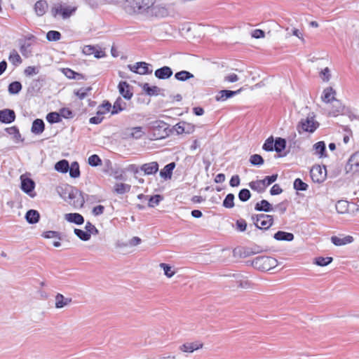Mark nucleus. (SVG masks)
<instances>
[{
    "label": "nucleus",
    "instance_id": "1",
    "mask_svg": "<svg viewBox=\"0 0 359 359\" xmlns=\"http://www.w3.org/2000/svg\"><path fill=\"white\" fill-rule=\"evenodd\" d=\"M156 0H126L122 7L128 14L149 13Z\"/></svg>",
    "mask_w": 359,
    "mask_h": 359
},
{
    "label": "nucleus",
    "instance_id": "2",
    "mask_svg": "<svg viewBox=\"0 0 359 359\" xmlns=\"http://www.w3.org/2000/svg\"><path fill=\"white\" fill-rule=\"evenodd\" d=\"M149 128L152 130V135L155 140L163 139L170 133L168 125L163 121H155L149 123Z\"/></svg>",
    "mask_w": 359,
    "mask_h": 359
},
{
    "label": "nucleus",
    "instance_id": "3",
    "mask_svg": "<svg viewBox=\"0 0 359 359\" xmlns=\"http://www.w3.org/2000/svg\"><path fill=\"white\" fill-rule=\"evenodd\" d=\"M277 260L271 257L259 256L252 261V266L261 271H269L277 266Z\"/></svg>",
    "mask_w": 359,
    "mask_h": 359
},
{
    "label": "nucleus",
    "instance_id": "4",
    "mask_svg": "<svg viewBox=\"0 0 359 359\" xmlns=\"http://www.w3.org/2000/svg\"><path fill=\"white\" fill-rule=\"evenodd\" d=\"M319 126L318 122L314 120V116L309 115L306 118H302L297 126L299 133L308 132L313 133Z\"/></svg>",
    "mask_w": 359,
    "mask_h": 359
},
{
    "label": "nucleus",
    "instance_id": "5",
    "mask_svg": "<svg viewBox=\"0 0 359 359\" xmlns=\"http://www.w3.org/2000/svg\"><path fill=\"white\" fill-rule=\"evenodd\" d=\"M257 228L260 229H269L273 224V217L272 215L266 214H259L252 216Z\"/></svg>",
    "mask_w": 359,
    "mask_h": 359
},
{
    "label": "nucleus",
    "instance_id": "6",
    "mask_svg": "<svg viewBox=\"0 0 359 359\" xmlns=\"http://www.w3.org/2000/svg\"><path fill=\"white\" fill-rule=\"evenodd\" d=\"M311 177L314 182H323L327 176L326 167L323 166V170L320 165L313 166L311 171Z\"/></svg>",
    "mask_w": 359,
    "mask_h": 359
},
{
    "label": "nucleus",
    "instance_id": "7",
    "mask_svg": "<svg viewBox=\"0 0 359 359\" xmlns=\"http://www.w3.org/2000/svg\"><path fill=\"white\" fill-rule=\"evenodd\" d=\"M20 181L21 189L27 194H29L31 197H34L35 194H32V193L35 187L34 181L25 175L20 176Z\"/></svg>",
    "mask_w": 359,
    "mask_h": 359
},
{
    "label": "nucleus",
    "instance_id": "8",
    "mask_svg": "<svg viewBox=\"0 0 359 359\" xmlns=\"http://www.w3.org/2000/svg\"><path fill=\"white\" fill-rule=\"evenodd\" d=\"M345 170L346 172H359V151H356L351 156L345 166Z\"/></svg>",
    "mask_w": 359,
    "mask_h": 359
},
{
    "label": "nucleus",
    "instance_id": "9",
    "mask_svg": "<svg viewBox=\"0 0 359 359\" xmlns=\"http://www.w3.org/2000/svg\"><path fill=\"white\" fill-rule=\"evenodd\" d=\"M15 119V113L13 109H4L0 110V122L3 123H11Z\"/></svg>",
    "mask_w": 359,
    "mask_h": 359
},
{
    "label": "nucleus",
    "instance_id": "10",
    "mask_svg": "<svg viewBox=\"0 0 359 359\" xmlns=\"http://www.w3.org/2000/svg\"><path fill=\"white\" fill-rule=\"evenodd\" d=\"M158 163L156 161H152L142 164L140 170L144 172V175H154L158 171Z\"/></svg>",
    "mask_w": 359,
    "mask_h": 359
},
{
    "label": "nucleus",
    "instance_id": "11",
    "mask_svg": "<svg viewBox=\"0 0 359 359\" xmlns=\"http://www.w3.org/2000/svg\"><path fill=\"white\" fill-rule=\"evenodd\" d=\"M173 72L172 69L168 66H164L159 69H157L154 72V75L158 79H168L172 76Z\"/></svg>",
    "mask_w": 359,
    "mask_h": 359
},
{
    "label": "nucleus",
    "instance_id": "12",
    "mask_svg": "<svg viewBox=\"0 0 359 359\" xmlns=\"http://www.w3.org/2000/svg\"><path fill=\"white\" fill-rule=\"evenodd\" d=\"M118 88L120 94L126 100H130L133 97V93L130 90V85L126 81H121L118 83Z\"/></svg>",
    "mask_w": 359,
    "mask_h": 359
},
{
    "label": "nucleus",
    "instance_id": "13",
    "mask_svg": "<svg viewBox=\"0 0 359 359\" xmlns=\"http://www.w3.org/2000/svg\"><path fill=\"white\" fill-rule=\"evenodd\" d=\"M242 90V88L238 89V90H222L219 92L218 95L216 96L217 101H224L228 98L233 97L238 94Z\"/></svg>",
    "mask_w": 359,
    "mask_h": 359
},
{
    "label": "nucleus",
    "instance_id": "14",
    "mask_svg": "<svg viewBox=\"0 0 359 359\" xmlns=\"http://www.w3.org/2000/svg\"><path fill=\"white\" fill-rule=\"evenodd\" d=\"M65 219L70 222L77 225H81L84 222L83 217L79 213H67L65 215Z\"/></svg>",
    "mask_w": 359,
    "mask_h": 359
},
{
    "label": "nucleus",
    "instance_id": "15",
    "mask_svg": "<svg viewBox=\"0 0 359 359\" xmlns=\"http://www.w3.org/2000/svg\"><path fill=\"white\" fill-rule=\"evenodd\" d=\"M148 13L156 17H164L168 15V11L164 6L154 4Z\"/></svg>",
    "mask_w": 359,
    "mask_h": 359
},
{
    "label": "nucleus",
    "instance_id": "16",
    "mask_svg": "<svg viewBox=\"0 0 359 359\" xmlns=\"http://www.w3.org/2000/svg\"><path fill=\"white\" fill-rule=\"evenodd\" d=\"M175 163L172 162L168 164H167L161 171H160V176L163 178L164 180H168L172 177V171L175 168Z\"/></svg>",
    "mask_w": 359,
    "mask_h": 359
},
{
    "label": "nucleus",
    "instance_id": "17",
    "mask_svg": "<svg viewBox=\"0 0 359 359\" xmlns=\"http://www.w3.org/2000/svg\"><path fill=\"white\" fill-rule=\"evenodd\" d=\"M332 100L333 104L332 109L329 112V116H336L344 111V106L339 100L335 99L334 96H332Z\"/></svg>",
    "mask_w": 359,
    "mask_h": 359
},
{
    "label": "nucleus",
    "instance_id": "18",
    "mask_svg": "<svg viewBox=\"0 0 359 359\" xmlns=\"http://www.w3.org/2000/svg\"><path fill=\"white\" fill-rule=\"evenodd\" d=\"M45 124L42 119H35L32 126L31 131L35 135H39L44 131Z\"/></svg>",
    "mask_w": 359,
    "mask_h": 359
},
{
    "label": "nucleus",
    "instance_id": "19",
    "mask_svg": "<svg viewBox=\"0 0 359 359\" xmlns=\"http://www.w3.org/2000/svg\"><path fill=\"white\" fill-rule=\"evenodd\" d=\"M331 241L334 245L341 246L352 243L353 241V238L351 236H346L344 238H339L334 236L331 237Z\"/></svg>",
    "mask_w": 359,
    "mask_h": 359
},
{
    "label": "nucleus",
    "instance_id": "20",
    "mask_svg": "<svg viewBox=\"0 0 359 359\" xmlns=\"http://www.w3.org/2000/svg\"><path fill=\"white\" fill-rule=\"evenodd\" d=\"M255 210L269 212L273 210V206L268 201L264 199L255 204Z\"/></svg>",
    "mask_w": 359,
    "mask_h": 359
},
{
    "label": "nucleus",
    "instance_id": "21",
    "mask_svg": "<svg viewBox=\"0 0 359 359\" xmlns=\"http://www.w3.org/2000/svg\"><path fill=\"white\" fill-rule=\"evenodd\" d=\"M25 219L29 224L37 223L40 219V215L37 210H29L26 212Z\"/></svg>",
    "mask_w": 359,
    "mask_h": 359
},
{
    "label": "nucleus",
    "instance_id": "22",
    "mask_svg": "<svg viewBox=\"0 0 359 359\" xmlns=\"http://www.w3.org/2000/svg\"><path fill=\"white\" fill-rule=\"evenodd\" d=\"M48 8V4L44 0H39L34 5V10L38 16L43 15Z\"/></svg>",
    "mask_w": 359,
    "mask_h": 359
},
{
    "label": "nucleus",
    "instance_id": "23",
    "mask_svg": "<svg viewBox=\"0 0 359 359\" xmlns=\"http://www.w3.org/2000/svg\"><path fill=\"white\" fill-rule=\"evenodd\" d=\"M273 238L277 241H292L294 236L292 233L278 231L273 235Z\"/></svg>",
    "mask_w": 359,
    "mask_h": 359
},
{
    "label": "nucleus",
    "instance_id": "24",
    "mask_svg": "<svg viewBox=\"0 0 359 359\" xmlns=\"http://www.w3.org/2000/svg\"><path fill=\"white\" fill-rule=\"evenodd\" d=\"M313 149L315 151V154L319 155L320 158L325 157L327 156L325 154L326 146L325 142H318L317 143L313 144Z\"/></svg>",
    "mask_w": 359,
    "mask_h": 359
},
{
    "label": "nucleus",
    "instance_id": "25",
    "mask_svg": "<svg viewBox=\"0 0 359 359\" xmlns=\"http://www.w3.org/2000/svg\"><path fill=\"white\" fill-rule=\"evenodd\" d=\"M70 302H72L71 298H66L62 294L58 293L55 296V307L57 309H61L67 306Z\"/></svg>",
    "mask_w": 359,
    "mask_h": 359
},
{
    "label": "nucleus",
    "instance_id": "26",
    "mask_svg": "<svg viewBox=\"0 0 359 359\" xmlns=\"http://www.w3.org/2000/svg\"><path fill=\"white\" fill-rule=\"evenodd\" d=\"M264 251H266V250H264L262 247H260L259 245H255L252 248H244L242 254L244 257H248L251 255H255L257 253H260V252H262Z\"/></svg>",
    "mask_w": 359,
    "mask_h": 359
},
{
    "label": "nucleus",
    "instance_id": "27",
    "mask_svg": "<svg viewBox=\"0 0 359 359\" xmlns=\"http://www.w3.org/2000/svg\"><path fill=\"white\" fill-rule=\"evenodd\" d=\"M126 107V103L119 97L116 99L113 105L111 114H116L123 111Z\"/></svg>",
    "mask_w": 359,
    "mask_h": 359
},
{
    "label": "nucleus",
    "instance_id": "28",
    "mask_svg": "<svg viewBox=\"0 0 359 359\" xmlns=\"http://www.w3.org/2000/svg\"><path fill=\"white\" fill-rule=\"evenodd\" d=\"M140 86H142L143 90L146 93V94L149 96L156 95L159 93L161 90V89L158 86H150L147 83H144Z\"/></svg>",
    "mask_w": 359,
    "mask_h": 359
},
{
    "label": "nucleus",
    "instance_id": "29",
    "mask_svg": "<svg viewBox=\"0 0 359 359\" xmlns=\"http://www.w3.org/2000/svg\"><path fill=\"white\" fill-rule=\"evenodd\" d=\"M249 187L258 193H263L265 191L264 182L261 180L252 181L249 183Z\"/></svg>",
    "mask_w": 359,
    "mask_h": 359
},
{
    "label": "nucleus",
    "instance_id": "30",
    "mask_svg": "<svg viewBox=\"0 0 359 359\" xmlns=\"http://www.w3.org/2000/svg\"><path fill=\"white\" fill-rule=\"evenodd\" d=\"M194 77V76L193 74L186 70L178 72L175 74V78L180 81H186Z\"/></svg>",
    "mask_w": 359,
    "mask_h": 359
},
{
    "label": "nucleus",
    "instance_id": "31",
    "mask_svg": "<svg viewBox=\"0 0 359 359\" xmlns=\"http://www.w3.org/2000/svg\"><path fill=\"white\" fill-rule=\"evenodd\" d=\"M69 168V162L65 160H61L57 162L55 165V169L62 173H66Z\"/></svg>",
    "mask_w": 359,
    "mask_h": 359
},
{
    "label": "nucleus",
    "instance_id": "32",
    "mask_svg": "<svg viewBox=\"0 0 359 359\" xmlns=\"http://www.w3.org/2000/svg\"><path fill=\"white\" fill-rule=\"evenodd\" d=\"M202 346V344L198 345L195 343H188L182 345L180 346V350L183 352L192 353L194 351L198 350V348H201Z\"/></svg>",
    "mask_w": 359,
    "mask_h": 359
},
{
    "label": "nucleus",
    "instance_id": "33",
    "mask_svg": "<svg viewBox=\"0 0 359 359\" xmlns=\"http://www.w3.org/2000/svg\"><path fill=\"white\" fill-rule=\"evenodd\" d=\"M285 147H286L285 139L282 138V137L276 138L273 151H276L277 153H280L285 149Z\"/></svg>",
    "mask_w": 359,
    "mask_h": 359
},
{
    "label": "nucleus",
    "instance_id": "34",
    "mask_svg": "<svg viewBox=\"0 0 359 359\" xmlns=\"http://www.w3.org/2000/svg\"><path fill=\"white\" fill-rule=\"evenodd\" d=\"M6 131L11 135H13V139L15 142H22L23 139L21 138V135L19 132V130L17 127L13 126L10 128H7Z\"/></svg>",
    "mask_w": 359,
    "mask_h": 359
},
{
    "label": "nucleus",
    "instance_id": "35",
    "mask_svg": "<svg viewBox=\"0 0 359 359\" xmlns=\"http://www.w3.org/2000/svg\"><path fill=\"white\" fill-rule=\"evenodd\" d=\"M63 73L69 79H74L76 80H81L84 79V76L82 74L77 73L68 68L64 69Z\"/></svg>",
    "mask_w": 359,
    "mask_h": 359
},
{
    "label": "nucleus",
    "instance_id": "36",
    "mask_svg": "<svg viewBox=\"0 0 359 359\" xmlns=\"http://www.w3.org/2000/svg\"><path fill=\"white\" fill-rule=\"evenodd\" d=\"M130 185L128 184L117 183L114 187V191L118 194H123L126 192L130 191Z\"/></svg>",
    "mask_w": 359,
    "mask_h": 359
},
{
    "label": "nucleus",
    "instance_id": "37",
    "mask_svg": "<svg viewBox=\"0 0 359 359\" xmlns=\"http://www.w3.org/2000/svg\"><path fill=\"white\" fill-rule=\"evenodd\" d=\"M22 90V84L19 81H13L8 86V90L10 94L15 95L20 93Z\"/></svg>",
    "mask_w": 359,
    "mask_h": 359
},
{
    "label": "nucleus",
    "instance_id": "38",
    "mask_svg": "<svg viewBox=\"0 0 359 359\" xmlns=\"http://www.w3.org/2000/svg\"><path fill=\"white\" fill-rule=\"evenodd\" d=\"M333 259L331 257H318L314 259L313 263L320 266H325L332 262Z\"/></svg>",
    "mask_w": 359,
    "mask_h": 359
},
{
    "label": "nucleus",
    "instance_id": "39",
    "mask_svg": "<svg viewBox=\"0 0 359 359\" xmlns=\"http://www.w3.org/2000/svg\"><path fill=\"white\" fill-rule=\"evenodd\" d=\"M69 175L72 178H76L80 176L79 165L77 162H73L69 166Z\"/></svg>",
    "mask_w": 359,
    "mask_h": 359
},
{
    "label": "nucleus",
    "instance_id": "40",
    "mask_svg": "<svg viewBox=\"0 0 359 359\" xmlns=\"http://www.w3.org/2000/svg\"><path fill=\"white\" fill-rule=\"evenodd\" d=\"M8 60L15 66H18L22 62V59L15 50L11 52Z\"/></svg>",
    "mask_w": 359,
    "mask_h": 359
},
{
    "label": "nucleus",
    "instance_id": "41",
    "mask_svg": "<svg viewBox=\"0 0 359 359\" xmlns=\"http://www.w3.org/2000/svg\"><path fill=\"white\" fill-rule=\"evenodd\" d=\"M234 198L233 194H228L223 201L222 205L226 208H232L234 207Z\"/></svg>",
    "mask_w": 359,
    "mask_h": 359
},
{
    "label": "nucleus",
    "instance_id": "42",
    "mask_svg": "<svg viewBox=\"0 0 359 359\" xmlns=\"http://www.w3.org/2000/svg\"><path fill=\"white\" fill-rule=\"evenodd\" d=\"M250 163L256 166H260L264 164V158L259 154H253L250 157Z\"/></svg>",
    "mask_w": 359,
    "mask_h": 359
},
{
    "label": "nucleus",
    "instance_id": "43",
    "mask_svg": "<svg viewBox=\"0 0 359 359\" xmlns=\"http://www.w3.org/2000/svg\"><path fill=\"white\" fill-rule=\"evenodd\" d=\"M46 120L50 123H56L62 121L60 115L57 112H50L46 116Z\"/></svg>",
    "mask_w": 359,
    "mask_h": 359
},
{
    "label": "nucleus",
    "instance_id": "44",
    "mask_svg": "<svg viewBox=\"0 0 359 359\" xmlns=\"http://www.w3.org/2000/svg\"><path fill=\"white\" fill-rule=\"evenodd\" d=\"M324 95L322 97V100L325 102H330L331 101L333 102L332 97H331L332 94H335V91L333 90L332 87L327 88L324 90Z\"/></svg>",
    "mask_w": 359,
    "mask_h": 359
},
{
    "label": "nucleus",
    "instance_id": "45",
    "mask_svg": "<svg viewBox=\"0 0 359 359\" xmlns=\"http://www.w3.org/2000/svg\"><path fill=\"white\" fill-rule=\"evenodd\" d=\"M275 144V140L273 136L267 138L262 146V149L266 151H273V147Z\"/></svg>",
    "mask_w": 359,
    "mask_h": 359
},
{
    "label": "nucleus",
    "instance_id": "46",
    "mask_svg": "<svg viewBox=\"0 0 359 359\" xmlns=\"http://www.w3.org/2000/svg\"><path fill=\"white\" fill-rule=\"evenodd\" d=\"M85 203L83 194L79 191L78 196L74 200L72 205L74 208H82Z\"/></svg>",
    "mask_w": 359,
    "mask_h": 359
},
{
    "label": "nucleus",
    "instance_id": "47",
    "mask_svg": "<svg viewBox=\"0 0 359 359\" xmlns=\"http://www.w3.org/2000/svg\"><path fill=\"white\" fill-rule=\"evenodd\" d=\"M74 233L78 236L81 241H87L90 240V233L87 232V231H83L79 229H74Z\"/></svg>",
    "mask_w": 359,
    "mask_h": 359
},
{
    "label": "nucleus",
    "instance_id": "48",
    "mask_svg": "<svg viewBox=\"0 0 359 359\" xmlns=\"http://www.w3.org/2000/svg\"><path fill=\"white\" fill-rule=\"evenodd\" d=\"M61 38V34L57 31L51 30L46 34V39L49 41H57Z\"/></svg>",
    "mask_w": 359,
    "mask_h": 359
},
{
    "label": "nucleus",
    "instance_id": "49",
    "mask_svg": "<svg viewBox=\"0 0 359 359\" xmlns=\"http://www.w3.org/2000/svg\"><path fill=\"white\" fill-rule=\"evenodd\" d=\"M348 202L346 201H339L336 204V210L339 213L343 214L348 210Z\"/></svg>",
    "mask_w": 359,
    "mask_h": 359
},
{
    "label": "nucleus",
    "instance_id": "50",
    "mask_svg": "<svg viewBox=\"0 0 359 359\" xmlns=\"http://www.w3.org/2000/svg\"><path fill=\"white\" fill-rule=\"evenodd\" d=\"M294 189L297 191H306L308 189V184L301 179L297 178L294 182Z\"/></svg>",
    "mask_w": 359,
    "mask_h": 359
},
{
    "label": "nucleus",
    "instance_id": "51",
    "mask_svg": "<svg viewBox=\"0 0 359 359\" xmlns=\"http://www.w3.org/2000/svg\"><path fill=\"white\" fill-rule=\"evenodd\" d=\"M251 197V193L248 189H242L238 193V198L242 202H246Z\"/></svg>",
    "mask_w": 359,
    "mask_h": 359
},
{
    "label": "nucleus",
    "instance_id": "52",
    "mask_svg": "<svg viewBox=\"0 0 359 359\" xmlns=\"http://www.w3.org/2000/svg\"><path fill=\"white\" fill-rule=\"evenodd\" d=\"M88 163L93 167L98 166L102 164V160L97 154L91 155L88 159Z\"/></svg>",
    "mask_w": 359,
    "mask_h": 359
},
{
    "label": "nucleus",
    "instance_id": "53",
    "mask_svg": "<svg viewBox=\"0 0 359 359\" xmlns=\"http://www.w3.org/2000/svg\"><path fill=\"white\" fill-rule=\"evenodd\" d=\"M162 200H163V196L159 194L152 196L149 199L148 205L149 207L154 208V206L158 205L159 204L160 201Z\"/></svg>",
    "mask_w": 359,
    "mask_h": 359
},
{
    "label": "nucleus",
    "instance_id": "54",
    "mask_svg": "<svg viewBox=\"0 0 359 359\" xmlns=\"http://www.w3.org/2000/svg\"><path fill=\"white\" fill-rule=\"evenodd\" d=\"M111 108V104L109 102L105 101L102 104L99 106V110L97 112V115H102L107 111H109Z\"/></svg>",
    "mask_w": 359,
    "mask_h": 359
},
{
    "label": "nucleus",
    "instance_id": "55",
    "mask_svg": "<svg viewBox=\"0 0 359 359\" xmlns=\"http://www.w3.org/2000/svg\"><path fill=\"white\" fill-rule=\"evenodd\" d=\"M160 267L163 269L164 274L168 278H171L174 276L175 271L172 270V267L169 264L161 263L160 264Z\"/></svg>",
    "mask_w": 359,
    "mask_h": 359
},
{
    "label": "nucleus",
    "instance_id": "56",
    "mask_svg": "<svg viewBox=\"0 0 359 359\" xmlns=\"http://www.w3.org/2000/svg\"><path fill=\"white\" fill-rule=\"evenodd\" d=\"M132 130L130 135L131 137L135 138V139H140L141 138L144 133L142 132V127H135L130 129Z\"/></svg>",
    "mask_w": 359,
    "mask_h": 359
},
{
    "label": "nucleus",
    "instance_id": "57",
    "mask_svg": "<svg viewBox=\"0 0 359 359\" xmlns=\"http://www.w3.org/2000/svg\"><path fill=\"white\" fill-rule=\"evenodd\" d=\"M85 229L90 233V237L91 234L97 235L99 233L97 229L90 222H86Z\"/></svg>",
    "mask_w": 359,
    "mask_h": 359
},
{
    "label": "nucleus",
    "instance_id": "58",
    "mask_svg": "<svg viewBox=\"0 0 359 359\" xmlns=\"http://www.w3.org/2000/svg\"><path fill=\"white\" fill-rule=\"evenodd\" d=\"M140 62L144 65L139 66V69H138L137 74H141V75L151 74L152 70L149 69V67H148L149 65L147 63H146L145 62Z\"/></svg>",
    "mask_w": 359,
    "mask_h": 359
},
{
    "label": "nucleus",
    "instance_id": "59",
    "mask_svg": "<svg viewBox=\"0 0 359 359\" xmlns=\"http://www.w3.org/2000/svg\"><path fill=\"white\" fill-rule=\"evenodd\" d=\"M91 87H88L86 88H81L74 92V94L80 99L83 100L87 96L88 92L91 90Z\"/></svg>",
    "mask_w": 359,
    "mask_h": 359
},
{
    "label": "nucleus",
    "instance_id": "60",
    "mask_svg": "<svg viewBox=\"0 0 359 359\" xmlns=\"http://www.w3.org/2000/svg\"><path fill=\"white\" fill-rule=\"evenodd\" d=\"M278 178V175H272L271 176H266L262 181L264 182V188L266 189L268 186L273 183Z\"/></svg>",
    "mask_w": 359,
    "mask_h": 359
},
{
    "label": "nucleus",
    "instance_id": "61",
    "mask_svg": "<svg viewBox=\"0 0 359 359\" xmlns=\"http://www.w3.org/2000/svg\"><path fill=\"white\" fill-rule=\"evenodd\" d=\"M43 236L46 238H57L59 240H61L62 238L60 236V233L55 231H48L43 233Z\"/></svg>",
    "mask_w": 359,
    "mask_h": 359
},
{
    "label": "nucleus",
    "instance_id": "62",
    "mask_svg": "<svg viewBox=\"0 0 359 359\" xmlns=\"http://www.w3.org/2000/svg\"><path fill=\"white\" fill-rule=\"evenodd\" d=\"M67 191L68 194V198L71 200H74L76 197L78 196L79 191L72 187H69L67 189Z\"/></svg>",
    "mask_w": 359,
    "mask_h": 359
},
{
    "label": "nucleus",
    "instance_id": "63",
    "mask_svg": "<svg viewBox=\"0 0 359 359\" xmlns=\"http://www.w3.org/2000/svg\"><path fill=\"white\" fill-rule=\"evenodd\" d=\"M74 8H70L69 7H62L61 6V15H62L63 18H69L73 12H74Z\"/></svg>",
    "mask_w": 359,
    "mask_h": 359
},
{
    "label": "nucleus",
    "instance_id": "64",
    "mask_svg": "<svg viewBox=\"0 0 359 359\" xmlns=\"http://www.w3.org/2000/svg\"><path fill=\"white\" fill-rule=\"evenodd\" d=\"M38 73H39V70L35 67L29 66V67H27L25 69V74L27 76H31L37 74Z\"/></svg>",
    "mask_w": 359,
    "mask_h": 359
}]
</instances>
